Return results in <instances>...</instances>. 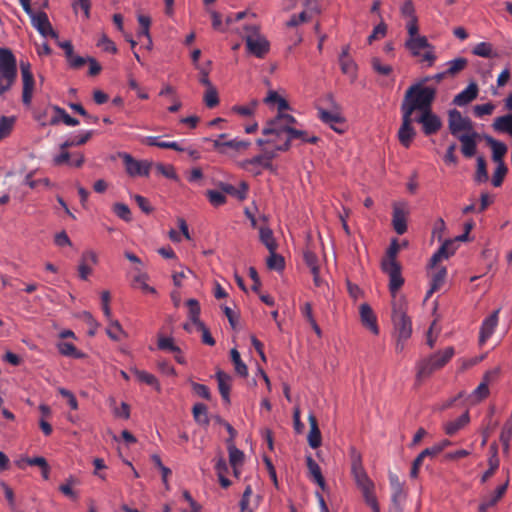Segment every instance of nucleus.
<instances>
[{"mask_svg":"<svg viewBox=\"0 0 512 512\" xmlns=\"http://www.w3.org/2000/svg\"><path fill=\"white\" fill-rule=\"evenodd\" d=\"M453 245V241H446L431 257L430 265L436 266L438 262L447 259L450 255H453L456 248H452L450 252H447V248Z\"/></svg>","mask_w":512,"mask_h":512,"instance_id":"c9c22d12","label":"nucleus"},{"mask_svg":"<svg viewBox=\"0 0 512 512\" xmlns=\"http://www.w3.org/2000/svg\"><path fill=\"white\" fill-rule=\"evenodd\" d=\"M203 101L208 108H214L219 104L218 91L215 86L206 88Z\"/></svg>","mask_w":512,"mask_h":512,"instance_id":"de8ad7c7","label":"nucleus"},{"mask_svg":"<svg viewBox=\"0 0 512 512\" xmlns=\"http://www.w3.org/2000/svg\"><path fill=\"white\" fill-rule=\"evenodd\" d=\"M257 105H258V101L254 99L247 105L233 106L232 111L243 116V117H248V116H251L254 114V111H255Z\"/></svg>","mask_w":512,"mask_h":512,"instance_id":"8fccbe9b","label":"nucleus"},{"mask_svg":"<svg viewBox=\"0 0 512 512\" xmlns=\"http://www.w3.org/2000/svg\"><path fill=\"white\" fill-rule=\"evenodd\" d=\"M245 40L247 52L257 58L263 59L270 51V42L261 34L258 25H245Z\"/></svg>","mask_w":512,"mask_h":512,"instance_id":"20e7f679","label":"nucleus"},{"mask_svg":"<svg viewBox=\"0 0 512 512\" xmlns=\"http://www.w3.org/2000/svg\"><path fill=\"white\" fill-rule=\"evenodd\" d=\"M276 151L277 150H269L268 148H265L263 150V154L257 155L251 159L243 160L240 163V166L248 171L249 173L258 176L261 174V170L258 169V164H262V168L273 170V164L272 160L276 157Z\"/></svg>","mask_w":512,"mask_h":512,"instance_id":"6e6552de","label":"nucleus"},{"mask_svg":"<svg viewBox=\"0 0 512 512\" xmlns=\"http://www.w3.org/2000/svg\"><path fill=\"white\" fill-rule=\"evenodd\" d=\"M78 484V481L74 477L67 479L66 483L59 486V490L67 497L71 499H77V494L72 490V485Z\"/></svg>","mask_w":512,"mask_h":512,"instance_id":"052dcab7","label":"nucleus"},{"mask_svg":"<svg viewBox=\"0 0 512 512\" xmlns=\"http://www.w3.org/2000/svg\"><path fill=\"white\" fill-rule=\"evenodd\" d=\"M310 431L308 434V443L311 448L316 449L321 445V432L318 427L317 419L313 414L308 416Z\"/></svg>","mask_w":512,"mask_h":512,"instance_id":"c756f323","label":"nucleus"},{"mask_svg":"<svg viewBox=\"0 0 512 512\" xmlns=\"http://www.w3.org/2000/svg\"><path fill=\"white\" fill-rule=\"evenodd\" d=\"M119 157L123 160L125 170L131 177L149 176L152 163L147 160H137L128 153H120Z\"/></svg>","mask_w":512,"mask_h":512,"instance_id":"1a4fd4ad","label":"nucleus"},{"mask_svg":"<svg viewBox=\"0 0 512 512\" xmlns=\"http://www.w3.org/2000/svg\"><path fill=\"white\" fill-rule=\"evenodd\" d=\"M500 460L497 455V451L494 449L492 455L488 459L489 468L484 472L481 477V482L485 483L489 478H491L496 470L499 468Z\"/></svg>","mask_w":512,"mask_h":512,"instance_id":"a19ab883","label":"nucleus"},{"mask_svg":"<svg viewBox=\"0 0 512 512\" xmlns=\"http://www.w3.org/2000/svg\"><path fill=\"white\" fill-rule=\"evenodd\" d=\"M300 140L302 143H310V144H316L319 141V138L317 136H310L307 131L304 130H298L293 127H291L290 130H288V136L284 139V142L281 145L276 146V150L278 151H287L291 147V142L293 140Z\"/></svg>","mask_w":512,"mask_h":512,"instance_id":"ddd939ff","label":"nucleus"},{"mask_svg":"<svg viewBox=\"0 0 512 512\" xmlns=\"http://www.w3.org/2000/svg\"><path fill=\"white\" fill-rule=\"evenodd\" d=\"M158 348L160 350H167L173 353H181L180 348L174 344L171 337H159Z\"/></svg>","mask_w":512,"mask_h":512,"instance_id":"6e6d98bb","label":"nucleus"},{"mask_svg":"<svg viewBox=\"0 0 512 512\" xmlns=\"http://www.w3.org/2000/svg\"><path fill=\"white\" fill-rule=\"evenodd\" d=\"M360 318L362 324L368 328L374 335L379 334L377 318L369 304L363 303L359 307Z\"/></svg>","mask_w":512,"mask_h":512,"instance_id":"aec40b11","label":"nucleus"},{"mask_svg":"<svg viewBox=\"0 0 512 512\" xmlns=\"http://www.w3.org/2000/svg\"><path fill=\"white\" fill-rule=\"evenodd\" d=\"M472 53L483 58H498L499 53L493 49L489 42H480L474 46Z\"/></svg>","mask_w":512,"mask_h":512,"instance_id":"f704fd0d","label":"nucleus"},{"mask_svg":"<svg viewBox=\"0 0 512 512\" xmlns=\"http://www.w3.org/2000/svg\"><path fill=\"white\" fill-rule=\"evenodd\" d=\"M470 417L469 413L466 411L461 416L453 421H449L445 424L444 430L445 433L449 436L456 434L459 430L464 428L469 423Z\"/></svg>","mask_w":512,"mask_h":512,"instance_id":"2f4dec72","label":"nucleus"},{"mask_svg":"<svg viewBox=\"0 0 512 512\" xmlns=\"http://www.w3.org/2000/svg\"><path fill=\"white\" fill-rule=\"evenodd\" d=\"M61 152L56 155L54 158H53V163L55 166H61V165H64V164H67L70 166V158L72 157V154L68 152V149H60Z\"/></svg>","mask_w":512,"mask_h":512,"instance_id":"69168bd1","label":"nucleus"},{"mask_svg":"<svg viewBox=\"0 0 512 512\" xmlns=\"http://www.w3.org/2000/svg\"><path fill=\"white\" fill-rule=\"evenodd\" d=\"M259 238H260V241L268 249V251L277 249V243L274 239L273 232L270 228L260 227L259 228Z\"/></svg>","mask_w":512,"mask_h":512,"instance_id":"58836bf2","label":"nucleus"},{"mask_svg":"<svg viewBox=\"0 0 512 512\" xmlns=\"http://www.w3.org/2000/svg\"><path fill=\"white\" fill-rule=\"evenodd\" d=\"M498 372L499 370L495 369L488 371L484 375L483 381L476 387V389L469 396L472 403L480 402L489 395L488 383L497 376Z\"/></svg>","mask_w":512,"mask_h":512,"instance_id":"a211bd4d","label":"nucleus"},{"mask_svg":"<svg viewBox=\"0 0 512 512\" xmlns=\"http://www.w3.org/2000/svg\"><path fill=\"white\" fill-rule=\"evenodd\" d=\"M306 464L309 470V473L313 477V480L317 483V485L322 489H326L325 479L322 475L320 466L316 463V461L311 457H306Z\"/></svg>","mask_w":512,"mask_h":512,"instance_id":"7c9ffc66","label":"nucleus"},{"mask_svg":"<svg viewBox=\"0 0 512 512\" xmlns=\"http://www.w3.org/2000/svg\"><path fill=\"white\" fill-rule=\"evenodd\" d=\"M382 270L389 276V291L392 301H400L397 296L398 290L404 284V278L401 275V266L397 261H382Z\"/></svg>","mask_w":512,"mask_h":512,"instance_id":"0eeeda50","label":"nucleus"},{"mask_svg":"<svg viewBox=\"0 0 512 512\" xmlns=\"http://www.w3.org/2000/svg\"><path fill=\"white\" fill-rule=\"evenodd\" d=\"M435 97V88L424 86L422 82L413 84L405 92L401 113L412 116L415 111L423 113L430 110Z\"/></svg>","mask_w":512,"mask_h":512,"instance_id":"f257e3e1","label":"nucleus"},{"mask_svg":"<svg viewBox=\"0 0 512 512\" xmlns=\"http://www.w3.org/2000/svg\"><path fill=\"white\" fill-rule=\"evenodd\" d=\"M187 306L189 309L188 316L192 323L196 326L198 323H202L200 320V305L196 299H189L187 301Z\"/></svg>","mask_w":512,"mask_h":512,"instance_id":"49530a36","label":"nucleus"},{"mask_svg":"<svg viewBox=\"0 0 512 512\" xmlns=\"http://www.w3.org/2000/svg\"><path fill=\"white\" fill-rule=\"evenodd\" d=\"M499 310L494 311L491 315L486 317L480 327L479 344L482 346L492 336L498 325Z\"/></svg>","mask_w":512,"mask_h":512,"instance_id":"6ab92c4d","label":"nucleus"},{"mask_svg":"<svg viewBox=\"0 0 512 512\" xmlns=\"http://www.w3.org/2000/svg\"><path fill=\"white\" fill-rule=\"evenodd\" d=\"M13 124L14 118L12 117L2 116L0 118V141L10 134Z\"/></svg>","mask_w":512,"mask_h":512,"instance_id":"13d9d810","label":"nucleus"},{"mask_svg":"<svg viewBox=\"0 0 512 512\" xmlns=\"http://www.w3.org/2000/svg\"><path fill=\"white\" fill-rule=\"evenodd\" d=\"M196 327H197V330L202 333V342L206 345L213 346L215 344V340L212 337L208 328L205 326V324L203 322L198 323V325H196Z\"/></svg>","mask_w":512,"mask_h":512,"instance_id":"774afa93","label":"nucleus"},{"mask_svg":"<svg viewBox=\"0 0 512 512\" xmlns=\"http://www.w3.org/2000/svg\"><path fill=\"white\" fill-rule=\"evenodd\" d=\"M389 479L392 488V501L394 503H397L403 493L402 486L401 483L399 482L397 475L391 474Z\"/></svg>","mask_w":512,"mask_h":512,"instance_id":"4d7b16f0","label":"nucleus"},{"mask_svg":"<svg viewBox=\"0 0 512 512\" xmlns=\"http://www.w3.org/2000/svg\"><path fill=\"white\" fill-rule=\"evenodd\" d=\"M454 348L447 347L443 351H438L428 358L421 360L417 365L418 381L429 377L434 371L444 367L453 357Z\"/></svg>","mask_w":512,"mask_h":512,"instance_id":"423d86ee","label":"nucleus"},{"mask_svg":"<svg viewBox=\"0 0 512 512\" xmlns=\"http://www.w3.org/2000/svg\"><path fill=\"white\" fill-rule=\"evenodd\" d=\"M372 67L374 71L380 75L387 76L392 72V67L387 64H382L378 58L372 59Z\"/></svg>","mask_w":512,"mask_h":512,"instance_id":"338daca9","label":"nucleus"},{"mask_svg":"<svg viewBox=\"0 0 512 512\" xmlns=\"http://www.w3.org/2000/svg\"><path fill=\"white\" fill-rule=\"evenodd\" d=\"M486 141L492 150L493 161L496 162L497 164L504 163L503 157L507 153V146L503 142L495 140L494 138L489 136L486 138Z\"/></svg>","mask_w":512,"mask_h":512,"instance_id":"c85d7f7f","label":"nucleus"},{"mask_svg":"<svg viewBox=\"0 0 512 512\" xmlns=\"http://www.w3.org/2000/svg\"><path fill=\"white\" fill-rule=\"evenodd\" d=\"M415 121L422 125L423 132L427 136L435 134L442 126L440 118L432 112V109L420 113Z\"/></svg>","mask_w":512,"mask_h":512,"instance_id":"4468645a","label":"nucleus"},{"mask_svg":"<svg viewBox=\"0 0 512 512\" xmlns=\"http://www.w3.org/2000/svg\"><path fill=\"white\" fill-rule=\"evenodd\" d=\"M339 64L342 73L356 77L357 65L352 58L339 57Z\"/></svg>","mask_w":512,"mask_h":512,"instance_id":"09e8293b","label":"nucleus"},{"mask_svg":"<svg viewBox=\"0 0 512 512\" xmlns=\"http://www.w3.org/2000/svg\"><path fill=\"white\" fill-rule=\"evenodd\" d=\"M228 446V452H229V462L231 466L234 468V471L236 472V469L239 465L242 464L244 459V453L236 448L234 443H229Z\"/></svg>","mask_w":512,"mask_h":512,"instance_id":"37998d69","label":"nucleus"},{"mask_svg":"<svg viewBox=\"0 0 512 512\" xmlns=\"http://www.w3.org/2000/svg\"><path fill=\"white\" fill-rule=\"evenodd\" d=\"M488 180V173L486 168V161L482 156L477 158V169L475 173V181L483 183Z\"/></svg>","mask_w":512,"mask_h":512,"instance_id":"603ef678","label":"nucleus"},{"mask_svg":"<svg viewBox=\"0 0 512 512\" xmlns=\"http://www.w3.org/2000/svg\"><path fill=\"white\" fill-rule=\"evenodd\" d=\"M407 215L405 203H395L393 205L392 225L398 235H403L407 231Z\"/></svg>","mask_w":512,"mask_h":512,"instance_id":"dca6fc26","label":"nucleus"},{"mask_svg":"<svg viewBox=\"0 0 512 512\" xmlns=\"http://www.w3.org/2000/svg\"><path fill=\"white\" fill-rule=\"evenodd\" d=\"M193 417L195 421L201 425H208L209 418L207 415V406L203 403H197L192 409Z\"/></svg>","mask_w":512,"mask_h":512,"instance_id":"c03bdc74","label":"nucleus"},{"mask_svg":"<svg viewBox=\"0 0 512 512\" xmlns=\"http://www.w3.org/2000/svg\"><path fill=\"white\" fill-rule=\"evenodd\" d=\"M53 110L55 112V115L52 116L50 119V125H57L61 121L66 124L67 126H77L79 125V120L76 118L71 117L65 109L59 107V106H53Z\"/></svg>","mask_w":512,"mask_h":512,"instance_id":"cd10ccee","label":"nucleus"},{"mask_svg":"<svg viewBox=\"0 0 512 512\" xmlns=\"http://www.w3.org/2000/svg\"><path fill=\"white\" fill-rule=\"evenodd\" d=\"M351 462V474L362 493L365 503L373 512H380V507L374 493V483L369 478L362 465L361 455L355 450L352 451Z\"/></svg>","mask_w":512,"mask_h":512,"instance_id":"f03ea898","label":"nucleus"},{"mask_svg":"<svg viewBox=\"0 0 512 512\" xmlns=\"http://www.w3.org/2000/svg\"><path fill=\"white\" fill-rule=\"evenodd\" d=\"M93 134V131H87L82 135L74 136L72 138L67 139L62 144H60V149H69L71 147L84 145L89 141Z\"/></svg>","mask_w":512,"mask_h":512,"instance_id":"4c0bfd02","label":"nucleus"},{"mask_svg":"<svg viewBox=\"0 0 512 512\" xmlns=\"http://www.w3.org/2000/svg\"><path fill=\"white\" fill-rule=\"evenodd\" d=\"M58 351L63 356L72 357L75 359H80L84 357V353L79 351L74 344L70 342H59L57 344Z\"/></svg>","mask_w":512,"mask_h":512,"instance_id":"e433bc0d","label":"nucleus"},{"mask_svg":"<svg viewBox=\"0 0 512 512\" xmlns=\"http://www.w3.org/2000/svg\"><path fill=\"white\" fill-rule=\"evenodd\" d=\"M230 356L236 373L242 377H246L248 375V368L246 364L241 360L238 350L235 348L231 349Z\"/></svg>","mask_w":512,"mask_h":512,"instance_id":"ea45409f","label":"nucleus"},{"mask_svg":"<svg viewBox=\"0 0 512 512\" xmlns=\"http://www.w3.org/2000/svg\"><path fill=\"white\" fill-rule=\"evenodd\" d=\"M0 77L9 82H15L17 78L16 57L8 48H0Z\"/></svg>","mask_w":512,"mask_h":512,"instance_id":"9d476101","label":"nucleus"},{"mask_svg":"<svg viewBox=\"0 0 512 512\" xmlns=\"http://www.w3.org/2000/svg\"><path fill=\"white\" fill-rule=\"evenodd\" d=\"M114 213L125 221L131 220V211L126 204L116 203L113 207Z\"/></svg>","mask_w":512,"mask_h":512,"instance_id":"680f3d73","label":"nucleus"},{"mask_svg":"<svg viewBox=\"0 0 512 512\" xmlns=\"http://www.w3.org/2000/svg\"><path fill=\"white\" fill-rule=\"evenodd\" d=\"M477 137L478 134L475 131L465 133L457 137L461 142V152L465 157L471 158L476 154Z\"/></svg>","mask_w":512,"mask_h":512,"instance_id":"4be33fe9","label":"nucleus"},{"mask_svg":"<svg viewBox=\"0 0 512 512\" xmlns=\"http://www.w3.org/2000/svg\"><path fill=\"white\" fill-rule=\"evenodd\" d=\"M207 197L213 206H221L226 202V197L222 192L216 190H209Z\"/></svg>","mask_w":512,"mask_h":512,"instance_id":"0e129e2a","label":"nucleus"},{"mask_svg":"<svg viewBox=\"0 0 512 512\" xmlns=\"http://www.w3.org/2000/svg\"><path fill=\"white\" fill-rule=\"evenodd\" d=\"M405 47L410 51L413 56H420L422 49H433V46L428 42L425 36H415L408 38L405 42Z\"/></svg>","mask_w":512,"mask_h":512,"instance_id":"bb28decb","label":"nucleus"},{"mask_svg":"<svg viewBox=\"0 0 512 512\" xmlns=\"http://www.w3.org/2000/svg\"><path fill=\"white\" fill-rule=\"evenodd\" d=\"M305 264L309 267L311 272H316L319 269L318 257L311 250H305L303 253Z\"/></svg>","mask_w":512,"mask_h":512,"instance_id":"bf43d9fd","label":"nucleus"},{"mask_svg":"<svg viewBox=\"0 0 512 512\" xmlns=\"http://www.w3.org/2000/svg\"><path fill=\"white\" fill-rule=\"evenodd\" d=\"M413 118L410 115L402 114V124L398 131L399 142L405 148H409L415 135L416 131L412 126Z\"/></svg>","mask_w":512,"mask_h":512,"instance_id":"f3484780","label":"nucleus"},{"mask_svg":"<svg viewBox=\"0 0 512 512\" xmlns=\"http://www.w3.org/2000/svg\"><path fill=\"white\" fill-rule=\"evenodd\" d=\"M448 127L450 133L455 137L460 136V133L464 131L468 133L474 131L471 120L468 117H464L461 112L456 109L449 111Z\"/></svg>","mask_w":512,"mask_h":512,"instance_id":"9b49d317","label":"nucleus"},{"mask_svg":"<svg viewBox=\"0 0 512 512\" xmlns=\"http://www.w3.org/2000/svg\"><path fill=\"white\" fill-rule=\"evenodd\" d=\"M507 172L508 168L505 165V163L497 164V167L492 177V184L494 187H499L502 185Z\"/></svg>","mask_w":512,"mask_h":512,"instance_id":"5fc2aeb1","label":"nucleus"},{"mask_svg":"<svg viewBox=\"0 0 512 512\" xmlns=\"http://www.w3.org/2000/svg\"><path fill=\"white\" fill-rule=\"evenodd\" d=\"M144 143L149 146H156L162 149H171L173 145V141H160L159 137L156 136H147Z\"/></svg>","mask_w":512,"mask_h":512,"instance_id":"e2e57ef3","label":"nucleus"},{"mask_svg":"<svg viewBox=\"0 0 512 512\" xmlns=\"http://www.w3.org/2000/svg\"><path fill=\"white\" fill-rule=\"evenodd\" d=\"M260 500L261 496H253L251 485H247L240 501L241 512H254V509L259 505Z\"/></svg>","mask_w":512,"mask_h":512,"instance_id":"b1692460","label":"nucleus"},{"mask_svg":"<svg viewBox=\"0 0 512 512\" xmlns=\"http://www.w3.org/2000/svg\"><path fill=\"white\" fill-rule=\"evenodd\" d=\"M467 64H468V61L466 58L458 57V58L450 60L446 63V65L448 66L446 71L449 76H455L456 74H458L459 72L464 70L466 68Z\"/></svg>","mask_w":512,"mask_h":512,"instance_id":"79ce46f5","label":"nucleus"},{"mask_svg":"<svg viewBox=\"0 0 512 512\" xmlns=\"http://www.w3.org/2000/svg\"><path fill=\"white\" fill-rule=\"evenodd\" d=\"M322 101L328 106V109L317 106V117L335 132L343 133L345 130V120L333 95L327 94Z\"/></svg>","mask_w":512,"mask_h":512,"instance_id":"7ed1b4c3","label":"nucleus"},{"mask_svg":"<svg viewBox=\"0 0 512 512\" xmlns=\"http://www.w3.org/2000/svg\"><path fill=\"white\" fill-rule=\"evenodd\" d=\"M509 480L500 486H498L495 491H493L488 497H486L482 503L479 505L478 512H487V510L494 505L503 497L508 488Z\"/></svg>","mask_w":512,"mask_h":512,"instance_id":"5701e85b","label":"nucleus"},{"mask_svg":"<svg viewBox=\"0 0 512 512\" xmlns=\"http://www.w3.org/2000/svg\"><path fill=\"white\" fill-rule=\"evenodd\" d=\"M31 18L32 26L43 36V37H52L58 38V34L52 28V25L49 21L47 14L43 11H39L34 13Z\"/></svg>","mask_w":512,"mask_h":512,"instance_id":"2eb2a0df","label":"nucleus"},{"mask_svg":"<svg viewBox=\"0 0 512 512\" xmlns=\"http://www.w3.org/2000/svg\"><path fill=\"white\" fill-rule=\"evenodd\" d=\"M494 128L512 136V114L500 116L495 119Z\"/></svg>","mask_w":512,"mask_h":512,"instance_id":"a18cd8bd","label":"nucleus"},{"mask_svg":"<svg viewBox=\"0 0 512 512\" xmlns=\"http://www.w3.org/2000/svg\"><path fill=\"white\" fill-rule=\"evenodd\" d=\"M391 319L396 337L409 339L412 334V321L407 315V303L404 297H401L400 301H392Z\"/></svg>","mask_w":512,"mask_h":512,"instance_id":"39448f33","label":"nucleus"},{"mask_svg":"<svg viewBox=\"0 0 512 512\" xmlns=\"http://www.w3.org/2000/svg\"><path fill=\"white\" fill-rule=\"evenodd\" d=\"M270 255L267 259V266L270 269L280 271L284 268V258L276 253V250L269 251Z\"/></svg>","mask_w":512,"mask_h":512,"instance_id":"864d4df0","label":"nucleus"},{"mask_svg":"<svg viewBox=\"0 0 512 512\" xmlns=\"http://www.w3.org/2000/svg\"><path fill=\"white\" fill-rule=\"evenodd\" d=\"M130 372L134 374V376L136 377V379L139 382L145 383V384L153 387L157 391H160V389H161L160 384H159L157 378L153 374L148 373L144 370H139L137 368H131Z\"/></svg>","mask_w":512,"mask_h":512,"instance_id":"72a5a7b5","label":"nucleus"},{"mask_svg":"<svg viewBox=\"0 0 512 512\" xmlns=\"http://www.w3.org/2000/svg\"><path fill=\"white\" fill-rule=\"evenodd\" d=\"M478 86L475 82H471L464 90L458 93L454 99L453 103L457 106H465L472 102L478 96Z\"/></svg>","mask_w":512,"mask_h":512,"instance_id":"393cba45","label":"nucleus"},{"mask_svg":"<svg viewBox=\"0 0 512 512\" xmlns=\"http://www.w3.org/2000/svg\"><path fill=\"white\" fill-rule=\"evenodd\" d=\"M281 119V116L278 114L274 119L268 121L263 128V134L265 136H285L286 138L291 127L285 126Z\"/></svg>","mask_w":512,"mask_h":512,"instance_id":"412c9836","label":"nucleus"},{"mask_svg":"<svg viewBox=\"0 0 512 512\" xmlns=\"http://www.w3.org/2000/svg\"><path fill=\"white\" fill-rule=\"evenodd\" d=\"M216 380L218 383L219 393L226 404L230 403V389L232 377L224 371H217Z\"/></svg>","mask_w":512,"mask_h":512,"instance_id":"a878e982","label":"nucleus"},{"mask_svg":"<svg viewBox=\"0 0 512 512\" xmlns=\"http://www.w3.org/2000/svg\"><path fill=\"white\" fill-rule=\"evenodd\" d=\"M446 275L447 270L444 267H441L432 275L430 289L427 291L425 299L430 298L433 293L442 287L445 282Z\"/></svg>","mask_w":512,"mask_h":512,"instance_id":"473e14b6","label":"nucleus"},{"mask_svg":"<svg viewBox=\"0 0 512 512\" xmlns=\"http://www.w3.org/2000/svg\"><path fill=\"white\" fill-rule=\"evenodd\" d=\"M106 333L110 339L119 341L121 336L124 335L122 326L117 320H111L109 326L106 329Z\"/></svg>","mask_w":512,"mask_h":512,"instance_id":"3c124183","label":"nucleus"},{"mask_svg":"<svg viewBox=\"0 0 512 512\" xmlns=\"http://www.w3.org/2000/svg\"><path fill=\"white\" fill-rule=\"evenodd\" d=\"M20 69L23 83L22 102L28 107L32 102L35 80L31 72V65L29 62L21 61Z\"/></svg>","mask_w":512,"mask_h":512,"instance_id":"f8f14e48","label":"nucleus"}]
</instances>
